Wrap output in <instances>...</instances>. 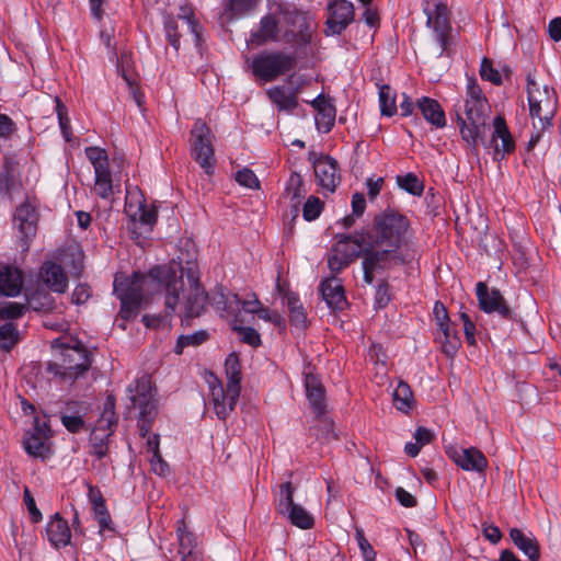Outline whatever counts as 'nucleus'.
<instances>
[{"label": "nucleus", "mask_w": 561, "mask_h": 561, "mask_svg": "<svg viewBox=\"0 0 561 561\" xmlns=\"http://www.w3.org/2000/svg\"><path fill=\"white\" fill-rule=\"evenodd\" d=\"M208 304L219 312L220 317L225 313L233 317V322L239 321L241 298L238 294L226 290L222 286H216L210 294H208Z\"/></svg>", "instance_id": "nucleus-21"}, {"label": "nucleus", "mask_w": 561, "mask_h": 561, "mask_svg": "<svg viewBox=\"0 0 561 561\" xmlns=\"http://www.w3.org/2000/svg\"><path fill=\"white\" fill-rule=\"evenodd\" d=\"M234 180L239 185L244 186L247 188H260V181L257 176L249 168H243L242 170H239L234 175Z\"/></svg>", "instance_id": "nucleus-55"}, {"label": "nucleus", "mask_w": 561, "mask_h": 561, "mask_svg": "<svg viewBox=\"0 0 561 561\" xmlns=\"http://www.w3.org/2000/svg\"><path fill=\"white\" fill-rule=\"evenodd\" d=\"M367 248V257L363 263V279L371 285L376 274L389 271L398 265H407L412 260L402 248L409 244L411 234L410 219L394 208L376 214L371 224L363 228Z\"/></svg>", "instance_id": "nucleus-1"}, {"label": "nucleus", "mask_w": 561, "mask_h": 561, "mask_svg": "<svg viewBox=\"0 0 561 561\" xmlns=\"http://www.w3.org/2000/svg\"><path fill=\"white\" fill-rule=\"evenodd\" d=\"M391 300L390 286L387 279H382L377 286L375 291V305L378 308H385Z\"/></svg>", "instance_id": "nucleus-59"}, {"label": "nucleus", "mask_w": 561, "mask_h": 561, "mask_svg": "<svg viewBox=\"0 0 561 561\" xmlns=\"http://www.w3.org/2000/svg\"><path fill=\"white\" fill-rule=\"evenodd\" d=\"M213 133L202 119H196L191 130V156L207 175L215 173L216 157L213 146Z\"/></svg>", "instance_id": "nucleus-11"}, {"label": "nucleus", "mask_w": 561, "mask_h": 561, "mask_svg": "<svg viewBox=\"0 0 561 561\" xmlns=\"http://www.w3.org/2000/svg\"><path fill=\"white\" fill-rule=\"evenodd\" d=\"M37 208L28 201L16 207L13 222L19 231V241L22 252H26L31 241L35 238L38 222Z\"/></svg>", "instance_id": "nucleus-16"}, {"label": "nucleus", "mask_w": 561, "mask_h": 561, "mask_svg": "<svg viewBox=\"0 0 561 561\" xmlns=\"http://www.w3.org/2000/svg\"><path fill=\"white\" fill-rule=\"evenodd\" d=\"M225 371L227 376V385L232 393V399L240 396L241 392V363L236 353H230L225 360Z\"/></svg>", "instance_id": "nucleus-34"}, {"label": "nucleus", "mask_w": 561, "mask_h": 561, "mask_svg": "<svg viewBox=\"0 0 561 561\" xmlns=\"http://www.w3.org/2000/svg\"><path fill=\"white\" fill-rule=\"evenodd\" d=\"M15 131L16 124L13 119L9 115L0 113V138L8 140Z\"/></svg>", "instance_id": "nucleus-62"}, {"label": "nucleus", "mask_w": 561, "mask_h": 561, "mask_svg": "<svg viewBox=\"0 0 561 561\" xmlns=\"http://www.w3.org/2000/svg\"><path fill=\"white\" fill-rule=\"evenodd\" d=\"M266 94L279 112H294L298 107V96L294 90L287 91L285 87L277 85L270 88Z\"/></svg>", "instance_id": "nucleus-32"}, {"label": "nucleus", "mask_w": 561, "mask_h": 561, "mask_svg": "<svg viewBox=\"0 0 561 561\" xmlns=\"http://www.w3.org/2000/svg\"><path fill=\"white\" fill-rule=\"evenodd\" d=\"M39 276L43 283L53 291L66 293L68 288V276L60 264L46 261L42 264Z\"/></svg>", "instance_id": "nucleus-27"}, {"label": "nucleus", "mask_w": 561, "mask_h": 561, "mask_svg": "<svg viewBox=\"0 0 561 561\" xmlns=\"http://www.w3.org/2000/svg\"><path fill=\"white\" fill-rule=\"evenodd\" d=\"M56 114L58 117L59 127L64 137L68 140L70 134V119L68 117L67 106L62 103V101L56 96Z\"/></svg>", "instance_id": "nucleus-56"}, {"label": "nucleus", "mask_w": 561, "mask_h": 561, "mask_svg": "<svg viewBox=\"0 0 561 561\" xmlns=\"http://www.w3.org/2000/svg\"><path fill=\"white\" fill-rule=\"evenodd\" d=\"M296 27L284 33L286 43L295 44V54L299 57H308L311 51L310 45L316 34V23L311 15L306 13L296 22Z\"/></svg>", "instance_id": "nucleus-17"}, {"label": "nucleus", "mask_w": 561, "mask_h": 561, "mask_svg": "<svg viewBox=\"0 0 561 561\" xmlns=\"http://www.w3.org/2000/svg\"><path fill=\"white\" fill-rule=\"evenodd\" d=\"M25 451L33 457L45 458L48 447L45 444V438L41 435L30 434L23 442Z\"/></svg>", "instance_id": "nucleus-46"}, {"label": "nucleus", "mask_w": 561, "mask_h": 561, "mask_svg": "<svg viewBox=\"0 0 561 561\" xmlns=\"http://www.w3.org/2000/svg\"><path fill=\"white\" fill-rule=\"evenodd\" d=\"M256 5L257 0H225L222 16L229 22L253 11Z\"/></svg>", "instance_id": "nucleus-38"}, {"label": "nucleus", "mask_w": 561, "mask_h": 561, "mask_svg": "<svg viewBox=\"0 0 561 561\" xmlns=\"http://www.w3.org/2000/svg\"><path fill=\"white\" fill-rule=\"evenodd\" d=\"M485 129L481 133L479 144L484 148L493 149V160L502 161L506 156L512 154L516 149V142L507 126L506 119L497 115L493 119V133L490 139L484 138Z\"/></svg>", "instance_id": "nucleus-13"}, {"label": "nucleus", "mask_w": 561, "mask_h": 561, "mask_svg": "<svg viewBox=\"0 0 561 561\" xmlns=\"http://www.w3.org/2000/svg\"><path fill=\"white\" fill-rule=\"evenodd\" d=\"M295 490L290 481L279 484L276 511L287 517L294 526L300 529H311L314 526V518L301 505L294 503Z\"/></svg>", "instance_id": "nucleus-12"}, {"label": "nucleus", "mask_w": 561, "mask_h": 561, "mask_svg": "<svg viewBox=\"0 0 561 561\" xmlns=\"http://www.w3.org/2000/svg\"><path fill=\"white\" fill-rule=\"evenodd\" d=\"M336 117V108L330 103L328 105H323L322 108H319L316 115V126L320 133L328 134L334 127Z\"/></svg>", "instance_id": "nucleus-42"}, {"label": "nucleus", "mask_w": 561, "mask_h": 561, "mask_svg": "<svg viewBox=\"0 0 561 561\" xmlns=\"http://www.w3.org/2000/svg\"><path fill=\"white\" fill-rule=\"evenodd\" d=\"M323 210V203L317 196H309L302 208V217L307 221L316 220Z\"/></svg>", "instance_id": "nucleus-54"}, {"label": "nucleus", "mask_w": 561, "mask_h": 561, "mask_svg": "<svg viewBox=\"0 0 561 561\" xmlns=\"http://www.w3.org/2000/svg\"><path fill=\"white\" fill-rule=\"evenodd\" d=\"M131 408L139 409L138 430L140 437L145 438L152 428L158 414L157 403L152 396L151 380L148 376H141L134 385L127 388Z\"/></svg>", "instance_id": "nucleus-8"}, {"label": "nucleus", "mask_w": 561, "mask_h": 561, "mask_svg": "<svg viewBox=\"0 0 561 561\" xmlns=\"http://www.w3.org/2000/svg\"><path fill=\"white\" fill-rule=\"evenodd\" d=\"M232 330L239 334L241 342L244 344L252 347H259L262 344L261 335L254 328L239 325L238 322H233Z\"/></svg>", "instance_id": "nucleus-50"}, {"label": "nucleus", "mask_w": 561, "mask_h": 561, "mask_svg": "<svg viewBox=\"0 0 561 561\" xmlns=\"http://www.w3.org/2000/svg\"><path fill=\"white\" fill-rule=\"evenodd\" d=\"M51 348L59 351L58 358L48 360L45 366L53 378L75 382L91 368L93 355L81 342L69 345L58 337L51 342Z\"/></svg>", "instance_id": "nucleus-4"}, {"label": "nucleus", "mask_w": 561, "mask_h": 561, "mask_svg": "<svg viewBox=\"0 0 561 561\" xmlns=\"http://www.w3.org/2000/svg\"><path fill=\"white\" fill-rule=\"evenodd\" d=\"M393 402L397 410L409 413L413 408L414 397L410 386L405 381H399L393 391Z\"/></svg>", "instance_id": "nucleus-40"}, {"label": "nucleus", "mask_w": 561, "mask_h": 561, "mask_svg": "<svg viewBox=\"0 0 561 561\" xmlns=\"http://www.w3.org/2000/svg\"><path fill=\"white\" fill-rule=\"evenodd\" d=\"M24 275L19 267L0 263V295L15 297L23 287Z\"/></svg>", "instance_id": "nucleus-28"}, {"label": "nucleus", "mask_w": 561, "mask_h": 561, "mask_svg": "<svg viewBox=\"0 0 561 561\" xmlns=\"http://www.w3.org/2000/svg\"><path fill=\"white\" fill-rule=\"evenodd\" d=\"M276 12L279 15H282L284 22L288 26H291L293 28L296 27V25H297L296 22L298 20H300L306 14V12L299 11L296 8H290L289 5H285V4H278Z\"/></svg>", "instance_id": "nucleus-58"}, {"label": "nucleus", "mask_w": 561, "mask_h": 561, "mask_svg": "<svg viewBox=\"0 0 561 561\" xmlns=\"http://www.w3.org/2000/svg\"><path fill=\"white\" fill-rule=\"evenodd\" d=\"M433 316L437 328H443L445 324L453 322L449 318L447 308L439 300L434 304Z\"/></svg>", "instance_id": "nucleus-61"}, {"label": "nucleus", "mask_w": 561, "mask_h": 561, "mask_svg": "<svg viewBox=\"0 0 561 561\" xmlns=\"http://www.w3.org/2000/svg\"><path fill=\"white\" fill-rule=\"evenodd\" d=\"M510 537L514 545L528 557L529 561L540 560V547L533 534H525L518 528H511Z\"/></svg>", "instance_id": "nucleus-30"}, {"label": "nucleus", "mask_w": 561, "mask_h": 561, "mask_svg": "<svg viewBox=\"0 0 561 561\" xmlns=\"http://www.w3.org/2000/svg\"><path fill=\"white\" fill-rule=\"evenodd\" d=\"M94 519L98 522L100 534H103L106 530L114 531V527L112 526V517L106 507V502L102 504L92 505Z\"/></svg>", "instance_id": "nucleus-49"}, {"label": "nucleus", "mask_w": 561, "mask_h": 561, "mask_svg": "<svg viewBox=\"0 0 561 561\" xmlns=\"http://www.w3.org/2000/svg\"><path fill=\"white\" fill-rule=\"evenodd\" d=\"M117 71L129 89L138 84V76L131 67V58L127 54H122L117 61Z\"/></svg>", "instance_id": "nucleus-45"}, {"label": "nucleus", "mask_w": 561, "mask_h": 561, "mask_svg": "<svg viewBox=\"0 0 561 561\" xmlns=\"http://www.w3.org/2000/svg\"><path fill=\"white\" fill-rule=\"evenodd\" d=\"M209 339V333L206 330H199L192 334H182L178 337L174 346L176 355L183 354L185 347L199 346Z\"/></svg>", "instance_id": "nucleus-43"}, {"label": "nucleus", "mask_w": 561, "mask_h": 561, "mask_svg": "<svg viewBox=\"0 0 561 561\" xmlns=\"http://www.w3.org/2000/svg\"><path fill=\"white\" fill-rule=\"evenodd\" d=\"M313 169L318 185L330 193L335 192L341 182L337 161L331 156L320 157L313 162Z\"/></svg>", "instance_id": "nucleus-22"}, {"label": "nucleus", "mask_w": 561, "mask_h": 561, "mask_svg": "<svg viewBox=\"0 0 561 561\" xmlns=\"http://www.w3.org/2000/svg\"><path fill=\"white\" fill-rule=\"evenodd\" d=\"M354 5L346 0H333L328 4L325 36L341 35L354 21Z\"/></svg>", "instance_id": "nucleus-18"}, {"label": "nucleus", "mask_w": 561, "mask_h": 561, "mask_svg": "<svg viewBox=\"0 0 561 561\" xmlns=\"http://www.w3.org/2000/svg\"><path fill=\"white\" fill-rule=\"evenodd\" d=\"M85 154L94 169L95 194L103 199L110 198L113 194V181L106 151L99 147H88Z\"/></svg>", "instance_id": "nucleus-15"}, {"label": "nucleus", "mask_w": 561, "mask_h": 561, "mask_svg": "<svg viewBox=\"0 0 561 561\" xmlns=\"http://www.w3.org/2000/svg\"><path fill=\"white\" fill-rule=\"evenodd\" d=\"M27 310V306L25 304H20L15 301L7 302L3 306H0V320L9 321L21 318L25 311Z\"/></svg>", "instance_id": "nucleus-52"}, {"label": "nucleus", "mask_w": 561, "mask_h": 561, "mask_svg": "<svg viewBox=\"0 0 561 561\" xmlns=\"http://www.w3.org/2000/svg\"><path fill=\"white\" fill-rule=\"evenodd\" d=\"M113 433L114 431L94 427L90 434L89 454L96 457L99 460L106 457L110 449V438L113 436Z\"/></svg>", "instance_id": "nucleus-36"}, {"label": "nucleus", "mask_w": 561, "mask_h": 561, "mask_svg": "<svg viewBox=\"0 0 561 561\" xmlns=\"http://www.w3.org/2000/svg\"><path fill=\"white\" fill-rule=\"evenodd\" d=\"M298 58L295 53L264 50L252 58L250 68L255 79L272 82L294 70Z\"/></svg>", "instance_id": "nucleus-7"}, {"label": "nucleus", "mask_w": 561, "mask_h": 561, "mask_svg": "<svg viewBox=\"0 0 561 561\" xmlns=\"http://www.w3.org/2000/svg\"><path fill=\"white\" fill-rule=\"evenodd\" d=\"M307 194L304 180L298 172H291L285 186V195L293 202L294 219L298 216V207Z\"/></svg>", "instance_id": "nucleus-37"}, {"label": "nucleus", "mask_w": 561, "mask_h": 561, "mask_svg": "<svg viewBox=\"0 0 561 561\" xmlns=\"http://www.w3.org/2000/svg\"><path fill=\"white\" fill-rule=\"evenodd\" d=\"M211 377L213 379L208 383L214 410L219 420L226 421L234 410L240 396L232 399L229 386L227 385L225 390L221 381L213 374Z\"/></svg>", "instance_id": "nucleus-20"}, {"label": "nucleus", "mask_w": 561, "mask_h": 561, "mask_svg": "<svg viewBox=\"0 0 561 561\" xmlns=\"http://www.w3.org/2000/svg\"><path fill=\"white\" fill-rule=\"evenodd\" d=\"M423 12L426 15V26L434 33V41L439 45L442 56H451L453 26L450 11L445 2L438 1L433 9L427 0H423Z\"/></svg>", "instance_id": "nucleus-10"}, {"label": "nucleus", "mask_w": 561, "mask_h": 561, "mask_svg": "<svg viewBox=\"0 0 561 561\" xmlns=\"http://www.w3.org/2000/svg\"><path fill=\"white\" fill-rule=\"evenodd\" d=\"M337 274H332L320 283L319 290L328 307L335 311H342L347 306L345 290Z\"/></svg>", "instance_id": "nucleus-24"}, {"label": "nucleus", "mask_w": 561, "mask_h": 561, "mask_svg": "<svg viewBox=\"0 0 561 561\" xmlns=\"http://www.w3.org/2000/svg\"><path fill=\"white\" fill-rule=\"evenodd\" d=\"M416 107L420 110L424 119L436 128L446 126V115L442 105L432 98L422 96L416 101Z\"/></svg>", "instance_id": "nucleus-29"}, {"label": "nucleus", "mask_w": 561, "mask_h": 561, "mask_svg": "<svg viewBox=\"0 0 561 561\" xmlns=\"http://www.w3.org/2000/svg\"><path fill=\"white\" fill-rule=\"evenodd\" d=\"M187 264L190 263L187 262ZM172 266L178 271V275L183 268V276L185 275L187 278L188 288L185 290V284L183 283V293L180 294V297L183 296L185 299L184 314L181 321L182 324L188 325L190 320L204 313L208 304V293H206L201 283L196 265H188L187 267L182 265Z\"/></svg>", "instance_id": "nucleus-9"}, {"label": "nucleus", "mask_w": 561, "mask_h": 561, "mask_svg": "<svg viewBox=\"0 0 561 561\" xmlns=\"http://www.w3.org/2000/svg\"><path fill=\"white\" fill-rule=\"evenodd\" d=\"M91 296V288L87 284H79L72 291V302L76 305L84 304Z\"/></svg>", "instance_id": "nucleus-63"}, {"label": "nucleus", "mask_w": 561, "mask_h": 561, "mask_svg": "<svg viewBox=\"0 0 561 561\" xmlns=\"http://www.w3.org/2000/svg\"><path fill=\"white\" fill-rule=\"evenodd\" d=\"M180 561H197V556L194 552L196 547V537L193 533L186 530L184 522L176 529Z\"/></svg>", "instance_id": "nucleus-35"}, {"label": "nucleus", "mask_w": 561, "mask_h": 561, "mask_svg": "<svg viewBox=\"0 0 561 561\" xmlns=\"http://www.w3.org/2000/svg\"><path fill=\"white\" fill-rule=\"evenodd\" d=\"M486 98L474 78L468 80L467 99L465 101V115L456 112V122L461 139L474 151L479 146L481 133L486 128L488 111Z\"/></svg>", "instance_id": "nucleus-3"}, {"label": "nucleus", "mask_w": 561, "mask_h": 561, "mask_svg": "<svg viewBox=\"0 0 561 561\" xmlns=\"http://www.w3.org/2000/svg\"><path fill=\"white\" fill-rule=\"evenodd\" d=\"M314 366L306 365L304 369V385L306 396L312 412L317 419H321L325 413V389L318 375L314 374Z\"/></svg>", "instance_id": "nucleus-19"}, {"label": "nucleus", "mask_w": 561, "mask_h": 561, "mask_svg": "<svg viewBox=\"0 0 561 561\" xmlns=\"http://www.w3.org/2000/svg\"><path fill=\"white\" fill-rule=\"evenodd\" d=\"M542 99H538L537 96L528 98L529 105V114L533 118L538 117L541 124V130H545L552 126L553 111L548 112L543 116L541 115V103Z\"/></svg>", "instance_id": "nucleus-48"}, {"label": "nucleus", "mask_w": 561, "mask_h": 561, "mask_svg": "<svg viewBox=\"0 0 561 561\" xmlns=\"http://www.w3.org/2000/svg\"><path fill=\"white\" fill-rule=\"evenodd\" d=\"M60 421H61V424L66 427V430L72 434H78V433L84 432L88 428L84 417H80V414H78V415L61 414Z\"/></svg>", "instance_id": "nucleus-57"}, {"label": "nucleus", "mask_w": 561, "mask_h": 561, "mask_svg": "<svg viewBox=\"0 0 561 561\" xmlns=\"http://www.w3.org/2000/svg\"><path fill=\"white\" fill-rule=\"evenodd\" d=\"M23 501L26 505L27 512L30 514L31 522L37 524L42 520L43 515L41 511L36 506L35 499L33 497L30 489L25 486L23 491Z\"/></svg>", "instance_id": "nucleus-60"}, {"label": "nucleus", "mask_w": 561, "mask_h": 561, "mask_svg": "<svg viewBox=\"0 0 561 561\" xmlns=\"http://www.w3.org/2000/svg\"><path fill=\"white\" fill-rule=\"evenodd\" d=\"M183 268L178 275L173 266L154 265L148 272L159 290L164 293V314H144L141 322L146 328L160 329L170 328L171 318L180 302V294L183 293Z\"/></svg>", "instance_id": "nucleus-2"}, {"label": "nucleus", "mask_w": 561, "mask_h": 561, "mask_svg": "<svg viewBox=\"0 0 561 561\" xmlns=\"http://www.w3.org/2000/svg\"><path fill=\"white\" fill-rule=\"evenodd\" d=\"M379 88V106L382 116L391 117L397 111V95L389 84H378Z\"/></svg>", "instance_id": "nucleus-41"}, {"label": "nucleus", "mask_w": 561, "mask_h": 561, "mask_svg": "<svg viewBox=\"0 0 561 561\" xmlns=\"http://www.w3.org/2000/svg\"><path fill=\"white\" fill-rule=\"evenodd\" d=\"M19 341V331L11 321H0V347L10 351Z\"/></svg>", "instance_id": "nucleus-44"}, {"label": "nucleus", "mask_w": 561, "mask_h": 561, "mask_svg": "<svg viewBox=\"0 0 561 561\" xmlns=\"http://www.w3.org/2000/svg\"><path fill=\"white\" fill-rule=\"evenodd\" d=\"M163 28H164L168 42L178 51L180 48V37H181V35L179 33L178 20L172 15L165 16L164 21H163Z\"/></svg>", "instance_id": "nucleus-51"}, {"label": "nucleus", "mask_w": 561, "mask_h": 561, "mask_svg": "<svg viewBox=\"0 0 561 561\" xmlns=\"http://www.w3.org/2000/svg\"><path fill=\"white\" fill-rule=\"evenodd\" d=\"M27 310L32 309L36 312H49L55 309L56 301L49 291L42 287L25 293Z\"/></svg>", "instance_id": "nucleus-33"}, {"label": "nucleus", "mask_w": 561, "mask_h": 561, "mask_svg": "<svg viewBox=\"0 0 561 561\" xmlns=\"http://www.w3.org/2000/svg\"><path fill=\"white\" fill-rule=\"evenodd\" d=\"M397 183L402 190L414 196H421L424 192L423 182L412 172L397 176Z\"/></svg>", "instance_id": "nucleus-47"}, {"label": "nucleus", "mask_w": 561, "mask_h": 561, "mask_svg": "<svg viewBox=\"0 0 561 561\" xmlns=\"http://www.w3.org/2000/svg\"><path fill=\"white\" fill-rule=\"evenodd\" d=\"M449 458L462 470L482 473L488 468V459L477 447L447 451Z\"/></svg>", "instance_id": "nucleus-23"}, {"label": "nucleus", "mask_w": 561, "mask_h": 561, "mask_svg": "<svg viewBox=\"0 0 561 561\" xmlns=\"http://www.w3.org/2000/svg\"><path fill=\"white\" fill-rule=\"evenodd\" d=\"M438 332L435 340L440 344L442 352L447 357L453 358L461 347V340L456 330V323L445 324L443 328H438Z\"/></svg>", "instance_id": "nucleus-31"}, {"label": "nucleus", "mask_w": 561, "mask_h": 561, "mask_svg": "<svg viewBox=\"0 0 561 561\" xmlns=\"http://www.w3.org/2000/svg\"><path fill=\"white\" fill-rule=\"evenodd\" d=\"M15 187L13 161L10 158H5L2 171L0 172V195L12 199V193Z\"/></svg>", "instance_id": "nucleus-39"}, {"label": "nucleus", "mask_w": 561, "mask_h": 561, "mask_svg": "<svg viewBox=\"0 0 561 561\" xmlns=\"http://www.w3.org/2000/svg\"><path fill=\"white\" fill-rule=\"evenodd\" d=\"M480 77L484 81H489L495 85L502 84V76L497 69L493 67L491 59L484 57L480 65Z\"/></svg>", "instance_id": "nucleus-53"}, {"label": "nucleus", "mask_w": 561, "mask_h": 561, "mask_svg": "<svg viewBox=\"0 0 561 561\" xmlns=\"http://www.w3.org/2000/svg\"><path fill=\"white\" fill-rule=\"evenodd\" d=\"M335 242L328 252V267L332 274H339L357 257H362V264L367 257L368 247L363 228L354 233H337Z\"/></svg>", "instance_id": "nucleus-5"}, {"label": "nucleus", "mask_w": 561, "mask_h": 561, "mask_svg": "<svg viewBox=\"0 0 561 561\" xmlns=\"http://www.w3.org/2000/svg\"><path fill=\"white\" fill-rule=\"evenodd\" d=\"M145 276L140 272H134L131 276H116L113 284V293L121 301L118 320L133 321L137 318L144 300Z\"/></svg>", "instance_id": "nucleus-6"}, {"label": "nucleus", "mask_w": 561, "mask_h": 561, "mask_svg": "<svg viewBox=\"0 0 561 561\" xmlns=\"http://www.w3.org/2000/svg\"><path fill=\"white\" fill-rule=\"evenodd\" d=\"M279 33V21L275 14L267 13L261 18L259 26L250 32L248 44L256 47L266 43L277 42Z\"/></svg>", "instance_id": "nucleus-25"}, {"label": "nucleus", "mask_w": 561, "mask_h": 561, "mask_svg": "<svg viewBox=\"0 0 561 561\" xmlns=\"http://www.w3.org/2000/svg\"><path fill=\"white\" fill-rule=\"evenodd\" d=\"M47 540L56 548H65L71 545V529L68 522L59 514L55 513L45 527Z\"/></svg>", "instance_id": "nucleus-26"}, {"label": "nucleus", "mask_w": 561, "mask_h": 561, "mask_svg": "<svg viewBox=\"0 0 561 561\" xmlns=\"http://www.w3.org/2000/svg\"><path fill=\"white\" fill-rule=\"evenodd\" d=\"M394 495L397 501L404 507L411 508L417 504L415 496L401 486L396 489Z\"/></svg>", "instance_id": "nucleus-64"}, {"label": "nucleus", "mask_w": 561, "mask_h": 561, "mask_svg": "<svg viewBox=\"0 0 561 561\" xmlns=\"http://www.w3.org/2000/svg\"><path fill=\"white\" fill-rule=\"evenodd\" d=\"M476 295L479 308L488 314H496L506 321H516L517 314L507 304L502 293L497 288H489L483 282L476 285Z\"/></svg>", "instance_id": "nucleus-14"}]
</instances>
